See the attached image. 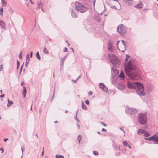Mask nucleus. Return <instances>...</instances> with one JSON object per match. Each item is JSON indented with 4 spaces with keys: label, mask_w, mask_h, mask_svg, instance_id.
Returning a JSON list of instances; mask_svg holds the SVG:
<instances>
[{
    "label": "nucleus",
    "mask_w": 158,
    "mask_h": 158,
    "mask_svg": "<svg viewBox=\"0 0 158 158\" xmlns=\"http://www.w3.org/2000/svg\"><path fill=\"white\" fill-rule=\"evenodd\" d=\"M122 42L123 43V48H124V49H125V45H126V42L123 40H122Z\"/></svg>",
    "instance_id": "33"
},
{
    "label": "nucleus",
    "mask_w": 158,
    "mask_h": 158,
    "mask_svg": "<svg viewBox=\"0 0 158 158\" xmlns=\"http://www.w3.org/2000/svg\"><path fill=\"white\" fill-rule=\"evenodd\" d=\"M154 85L153 84L148 83L146 85L145 89L144 91L145 94V91H146L148 94H150L154 87Z\"/></svg>",
    "instance_id": "6"
},
{
    "label": "nucleus",
    "mask_w": 158,
    "mask_h": 158,
    "mask_svg": "<svg viewBox=\"0 0 158 158\" xmlns=\"http://www.w3.org/2000/svg\"><path fill=\"white\" fill-rule=\"evenodd\" d=\"M99 87L100 88L102 89V90L105 92H107L108 91V89L105 85L102 83H99Z\"/></svg>",
    "instance_id": "11"
},
{
    "label": "nucleus",
    "mask_w": 158,
    "mask_h": 158,
    "mask_svg": "<svg viewBox=\"0 0 158 158\" xmlns=\"http://www.w3.org/2000/svg\"><path fill=\"white\" fill-rule=\"evenodd\" d=\"M130 57V56H129L128 55H126V58L125 59V62L126 63L127 62V60H128V59H129V58Z\"/></svg>",
    "instance_id": "32"
},
{
    "label": "nucleus",
    "mask_w": 158,
    "mask_h": 158,
    "mask_svg": "<svg viewBox=\"0 0 158 158\" xmlns=\"http://www.w3.org/2000/svg\"><path fill=\"white\" fill-rule=\"evenodd\" d=\"M82 108L83 109L86 110L87 109L86 106L85 105L83 101H82Z\"/></svg>",
    "instance_id": "21"
},
{
    "label": "nucleus",
    "mask_w": 158,
    "mask_h": 158,
    "mask_svg": "<svg viewBox=\"0 0 158 158\" xmlns=\"http://www.w3.org/2000/svg\"><path fill=\"white\" fill-rule=\"evenodd\" d=\"M144 132V130H143L141 129H139L137 131V134L139 135V132L141 133V134H142Z\"/></svg>",
    "instance_id": "25"
},
{
    "label": "nucleus",
    "mask_w": 158,
    "mask_h": 158,
    "mask_svg": "<svg viewBox=\"0 0 158 158\" xmlns=\"http://www.w3.org/2000/svg\"><path fill=\"white\" fill-rule=\"evenodd\" d=\"M38 4V8L41 9L42 8V4L41 2H40V3L38 4Z\"/></svg>",
    "instance_id": "28"
},
{
    "label": "nucleus",
    "mask_w": 158,
    "mask_h": 158,
    "mask_svg": "<svg viewBox=\"0 0 158 158\" xmlns=\"http://www.w3.org/2000/svg\"><path fill=\"white\" fill-rule=\"evenodd\" d=\"M75 4V9L76 10L81 13H84L87 10V8L81 3L77 1Z\"/></svg>",
    "instance_id": "4"
},
{
    "label": "nucleus",
    "mask_w": 158,
    "mask_h": 158,
    "mask_svg": "<svg viewBox=\"0 0 158 158\" xmlns=\"http://www.w3.org/2000/svg\"><path fill=\"white\" fill-rule=\"evenodd\" d=\"M111 73L113 77H115L118 74L119 71L118 70L115 69L113 67L111 68Z\"/></svg>",
    "instance_id": "10"
},
{
    "label": "nucleus",
    "mask_w": 158,
    "mask_h": 158,
    "mask_svg": "<svg viewBox=\"0 0 158 158\" xmlns=\"http://www.w3.org/2000/svg\"><path fill=\"white\" fill-rule=\"evenodd\" d=\"M77 112L76 113V115H75V116H74V119L76 120H77V119H78V118H77Z\"/></svg>",
    "instance_id": "43"
},
{
    "label": "nucleus",
    "mask_w": 158,
    "mask_h": 158,
    "mask_svg": "<svg viewBox=\"0 0 158 158\" xmlns=\"http://www.w3.org/2000/svg\"><path fill=\"white\" fill-rule=\"evenodd\" d=\"M0 150L2 151V153H3L4 152V149L3 148H1L0 149Z\"/></svg>",
    "instance_id": "57"
},
{
    "label": "nucleus",
    "mask_w": 158,
    "mask_h": 158,
    "mask_svg": "<svg viewBox=\"0 0 158 158\" xmlns=\"http://www.w3.org/2000/svg\"><path fill=\"white\" fill-rule=\"evenodd\" d=\"M127 86L129 89H136L138 94L141 97L142 96H144V86L142 83L139 82L128 81L127 83Z\"/></svg>",
    "instance_id": "2"
},
{
    "label": "nucleus",
    "mask_w": 158,
    "mask_h": 158,
    "mask_svg": "<svg viewBox=\"0 0 158 158\" xmlns=\"http://www.w3.org/2000/svg\"><path fill=\"white\" fill-rule=\"evenodd\" d=\"M33 56V52L32 51H31L30 53V57L32 58V57Z\"/></svg>",
    "instance_id": "48"
},
{
    "label": "nucleus",
    "mask_w": 158,
    "mask_h": 158,
    "mask_svg": "<svg viewBox=\"0 0 158 158\" xmlns=\"http://www.w3.org/2000/svg\"><path fill=\"white\" fill-rule=\"evenodd\" d=\"M138 114V121L139 123L142 124H145L147 122L146 115L145 114L142 113H139Z\"/></svg>",
    "instance_id": "5"
},
{
    "label": "nucleus",
    "mask_w": 158,
    "mask_h": 158,
    "mask_svg": "<svg viewBox=\"0 0 158 158\" xmlns=\"http://www.w3.org/2000/svg\"><path fill=\"white\" fill-rule=\"evenodd\" d=\"M82 138V136L81 135H80L78 136L77 139L79 141V143H80V141L81 139Z\"/></svg>",
    "instance_id": "26"
},
{
    "label": "nucleus",
    "mask_w": 158,
    "mask_h": 158,
    "mask_svg": "<svg viewBox=\"0 0 158 158\" xmlns=\"http://www.w3.org/2000/svg\"><path fill=\"white\" fill-rule=\"evenodd\" d=\"M26 61H27L28 62H29L30 59L29 55L28 54H27L26 56Z\"/></svg>",
    "instance_id": "31"
},
{
    "label": "nucleus",
    "mask_w": 158,
    "mask_h": 158,
    "mask_svg": "<svg viewBox=\"0 0 158 158\" xmlns=\"http://www.w3.org/2000/svg\"><path fill=\"white\" fill-rule=\"evenodd\" d=\"M43 52L44 54H46L47 55L49 54V52H48L47 49L45 47H44V48L43 50Z\"/></svg>",
    "instance_id": "23"
},
{
    "label": "nucleus",
    "mask_w": 158,
    "mask_h": 158,
    "mask_svg": "<svg viewBox=\"0 0 158 158\" xmlns=\"http://www.w3.org/2000/svg\"><path fill=\"white\" fill-rule=\"evenodd\" d=\"M125 112L126 113L131 115L136 113L137 110L134 109L128 108L126 110Z\"/></svg>",
    "instance_id": "9"
},
{
    "label": "nucleus",
    "mask_w": 158,
    "mask_h": 158,
    "mask_svg": "<svg viewBox=\"0 0 158 158\" xmlns=\"http://www.w3.org/2000/svg\"><path fill=\"white\" fill-rule=\"evenodd\" d=\"M144 136L146 137H148L150 136V134L146 132L144 134Z\"/></svg>",
    "instance_id": "34"
},
{
    "label": "nucleus",
    "mask_w": 158,
    "mask_h": 158,
    "mask_svg": "<svg viewBox=\"0 0 158 158\" xmlns=\"http://www.w3.org/2000/svg\"><path fill=\"white\" fill-rule=\"evenodd\" d=\"M85 103L87 105H89V102L88 100H86L85 101Z\"/></svg>",
    "instance_id": "40"
},
{
    "label": "nucleus",
    "mask_w": 158,
    "mask_h": 158,
    "mask_svg": "<svg viewBox=\"0 0 158 158\" xmlns=\"http://www.w3.org/2000/svg\"><path fill=\"white\" fill-rule=\"evenodd\" d=\"M44 147L43 148V152H42V154H41L42 156H43L44 154Z\"/></svg>",
    "instance_id": "59"
},
{
    "label": "nucleus",
    "mask_w": 158,
    "mask_h": 158,
    "mask_svg": "<svg viewBox=\"0 0 158 158\" xmlns=\"http://www.w3.org/2000/svg\"><path fill=\"white\" fill-rule=\"evenodd\" d=\"M67 50H68V49L66 47H65L64 49V52H67Z\"/></svg>",
    "instance_id": "50"
},
{
    "label": "nucleus",
    "mask_w": 158,
    "mask_h": 158,
    "mask_svg": "<svg viewBox=\"0 0 158 158\" xmlns=\"http://www.w3.org/2000/svg\"><path fill=\"white\" fill-rule=\"evenodd\" d=\"M119 40L117 41V42L116 45H117L118 47V44H119Z\"/></svg>",
    "instance_id": "58"
},
{
    "label": "nucleus",
    "mask_w": 158,
    "mask_h": 158,
    "mask_svg": "<svg viewBox=\"0 0 158 158\" xmlns=\"http://www.w3.org/2000/svg\"><path fill=\"white\" fill-rule=\"evenodd\" d=\"M36 56L37 58L39 60H40L41 59V57L40 55L39 52H37L36 54Z\"/></svg>",
    "instance_id": "24"
},
{
    "label": "nucleus",
    "mask_w": 158,
    "mask_h": 158,
    "mask_svg": "<svg viewBox=\"0 0 158 158\" xmlns=\"http://www.w3.org/2000/svg\"><path fill=\"white\" fill-rule=\"evenodd\" d=\"M101 123L104 126H106L107 125L104 123L103 122H101Z\"/></svg>",
    "instance_id": "46"
},
{
    "label": "nucleus",
    "mask_w": 158,
    "mask_h": 158,
    "mask_svg": "<svg viewBox=\"0 0 158 158\" xmlns=\"http://www.w3.org/2000/svg\"><path fill=\"white\" fill-rule=\"evenodd\" d=\"M2 5L4 6L6 5V2L3 0H2Z\"/></svg>",
    "instance_id": "37"
},
{
    "label": "nucleus",
    "mask_w": 158,
    "mask_h": 158,
    "mask_svg": "<svg viewBox=\"0 0 158 158\" xmlns=\"http://www.w3.org/2000/svg\"><path fill=\"white\" fill-rule=\"evenodd\" d=\"M55 89L54 88L53 95H52V98H51L50 99V102H51L53 101V100L54 99V95H55Z\"/></svg>",
    "instance_id": "27"
},
{
    "label": "nucleus",
    "mask_w": 158,
    "mask_h": 158,
    "mask_svg": "<svg viewBox=\"0 0 158 158\" xmlns=\"http://www.w3.org/2000/svg\"><path fill=\"white\" fill-rule=\"evenodd\" d=\"M123 144L124 145L126 146H128L129 145V144L126 141H124L123 142Z\"/></svg>",
    "instance_id": "29"
},
{
    "label": "nucleus",
    "mask_w": 158,
    "mask_h": 158,
    "mask_svg": "<svg viewBox=\"0 0 158 158\" xmlns=\"http://www.w3.org/2000/svg\"><path fill=\"white\" fill-rule=\"evenodd\" d=\"M30 2L32 4H34V3L32 2V0H30Z\"/></svg>",
    "instance_id": "63"
},
{
    "label": "nucleus",
    "mask_w": 158,
    "mask_h": 158,
    "mask_svg": "<svg viewBox=\"0 0 158 158\" xmlns=\"http://www.w3.org/2000/svg\"><path fill=\"white\" fill-rule=\"evenodd\" d=\"M143 4L142 3H139L134 6L135 8L138 9H141L143 7Z\"/></svg>",
    "instance_id": "16"
},
{
    "label": "nucleus",
    "mask_w": 158,
    "mask_h": 158,
    "mask_svg": "<svg viewBox=\"0 0 158 158\" xmlns=\"http://www.w3.org/2000/svg\"><path fill=\"white\" fill-rule=\"evenodd\" d=\"M4 96H5V95L4 94H2L0 96V97L1 98H3L4 97Z\"/></svg>",
    "instance_id": "49"
},
{
    "label": "nucleus",
    "mask_w": 158,
    "mask_h": 158,
    "mask_svg": "<svg viewBox=\"0 0 158 158\" xmlns=\"http://www.w3.org/2000/svg\"><path fill=\"white\" fill-rule=\"evenodd\" d=\"M93 92L91 91H90L88 92V95L89 96H91Z\"/></svg>",
    "instance_id": "41"
},
{
    "label": "nucleus",
    "mask_w": 158,
    "mask_h": 158,
    "mask_svg": "<svg viewBox=\"0 0 158 158\" xmlns=\"http://www.w3.org/2000/svg\"><path fill=\"white\" fill-rule=\"evenodd\" d=\"M21 150L22 153H23V151L25 150V147L24 146H22L21 148Z\"/></svg>",
    "instance_id": "39"
},
{
    "label": "nucleus",
    "mask_w": 158,
    "mask_h": 158,
    "mask_svg": "<svg viewBox=\"0 0 158 158\" xmlns=\"http://www.w3.org/2000/svg\"><path fill=\"white\" fill-rule=\"evenodd\" d=\"M0 26L2 29H5V23L3 21L1 20H0Z\"/></svg>",
    "instance_id": "13"
},
{
    "label": "nucleus",
    "mask_w": 158,
    "mask_h": 158,
    "mask_svg": "<svg viewBox=\"0 0 158 158\" xmlns=\"http://www.w3.org/2000/svg\"><path fill=\"white\" fill-rule=\"evenodd\" d=\"M3 10V9L2 8H1L0 9V15H2Z\"/></svg>",
    "instance_id": "38"
},
{
    "label": "nucleus",
    "mask_w": 158,
    "mask_h": 158,
    "mask_svg": "<svg viewBox=\"0 0 158 158\" xmlns=\"http://www.w3.org/2000/svg\"><path fill=\"white\" fill-rule=\"evenodd\" d=\"M59 155H56L55 157L56 158H60V157H59Z\"/></svg>",
    "instance_id": "56"
},
{
    "label": "nucleus",
    "mask_w": 158,
    "mask_h": 158,
    "mask_svg": "<svg viewBox=\"0 0 158 158\" xmlns=\"http://www.w3.org/2000/svg\"><path fill=\"white\" fill-rule=\"evenodd\" d=\"M77 128H78V129H80V124H78L77 123Z\"/></svg>",
    "instance_id": "45"
},
{
    "label": "nucleus",
    "mask_w": 158,
    "mask_h": 158,
    "mask_svg": "<svg viewBox=\"0 0 158 158\" xmlns=\"http://www.w3.org/2000/svg\"><path fill=\"white\" fill-rule=\"evenodd\" d=\"M66 57V56H65L63 58H61V63L60 66H63V64L64 62V60Z\"/></svg>",
    "instance_id": "18"
},
{
    "label": "nucleus",
    "mask_w": 158,
    "mask_h": 158,
    "mask_svg": "<svg viewBox=\"0 0 158 158\" xmlns=\"http://www.w3.org/2000/svg\"><path fill=\"white\" fill-rule=\"evenodd\" d=\"M102 131H105V132H106V129H105V128H103L102 129Z\"/></svg>",
    "instance_id": "51"
},
{
    "label": "nucleus",
    "mask_w": 158,
    "mask_h": 158,
    "mask_svg": "<svg viewBox=\"0 0 158 158\" xmlns=\"http://www.w3.org/2000/svg\"><path fill=\"white\" fill-rule=\"evenodd\" d=\"M144 139L146 140L152 141L158 144V134H155L154 135L148 138H144Z\"/></svg>",
    "instance_id": "8"
},
{
    "label": "nucleus",
    "mask_w": 158,
    "mask_h": 158,
    "mask_svg": "<svg viewBox=\"0 0 158 158\" xmlns=\"http://www.w3.org/2000/svg\"><path fill=\"white\" fill-rule=\"evenodd\" d=\"M111 8H112L114 9H116V7L115 6H110Z\"/></svg>",
    "instance_id": "44"
},
{
    "label": "nucleus",
    "mask_w": 158,
    "mask_h": 158,
    "mask_svg": "<svg viewBox=\"0 0 158 158\" xmlns=\"http://www.w3.org/2000/svg\"><path fill=\"white\" fill-rule=\"evenodd\" d=\"M7 101L8 103L7 104V106L8 107H10L11 105L13 104V102L12 101H10L8 99L7 100Z\"/></svg>",
    "instance_id": "20"
},
{
    "label": "nucleus",
    "mask_w": 158,
    "mask_h": 158,
    "mask_svg": "<svg viewBox=\"0 0 158 158\" xmlns=\"http://www.w3.org/2000/svg\"><path fill=\"white\" fill-rule=\"evenodd\" d=\"M123 129V127H120V129L124 133H125V131H124Z\"/></svg>",
    "instance_id": "52"
},
{
    "label": "nucleus",
    "mask_w": 158,
    "mask_h": 158,
    "mask_svg": "<svg viewBox=\"0 0 158 158\" xmlns=\"http://www.w3.org/2000/svg\"><path fill=\"white\" fill-rule=\"evenodd\" d=\"M124 69L126 75L130 79L137 80L139 78L138 70L136 66L132 63L131 60L125 65Z\"/></svg>",
    "instance_id": "1"
},
{
    "label": "nucleus",
    "mask_w": 158,
    "mask_h": 158,
    "mask_svg": "<svg viewBox=\"0 0 158 158\" xmlns=\"http://www.w3.org/2000/svg\"><path fill=\"white\" fill-rule=\"evenodd\" d=\"M118 89H120L122 90H123L124 89L125 86L123 85H118Z\"/></svg>",
    "instance_id": "22"
},
{
    "label": "nucleus",
    "mask_w": 158,
    "mask_h": 158,
    "mask_svg": "<svg viewBox=\"0 0 158 158\" xmlns=\"http://www.w3.org/2000/svg\"><path fill=\"white\" fill-rule=\"evenodd\" d=\"M118 77L121 78L122 80H123L125 79V75L123 72L121 71L120 73V74L118 76Z\"/></svg>",
    "instance_id": "12"
},
{
    "label": "nucleus",
    "mask_w": 158,
    "mask_h": 158,
    "mask_svg": "<svg viewBox=\"0 0 158 158\" xmlns=\"http://www.w3.org/2000/svg\"><path fill=\"white\" fill-rule=\"evenodd\" d=\"M3 69V65L1 64L0 65V71L2 70Z\"/></svg>",
    "instance_id": "42"
},
{
    "label": "nucleus",
    "mask_w": 158,
    "mask_h": 158,
    "mask_svg": "<svg viewBox=\"0 0 158 158\" xmlns=\"http://www.w3.org/2000/svg\"><path fill=\"white\" fill-rule=\"evenodd\" d=\"M59 157H60L61 158H64V156H63L62 155H59Z\"/></svg>",
    "instance_id": "54"
},
{
    "label": "nucleus",
    "mask_w": 158,
    "mask_h": 158,
    "mask_svg": "<svg viewBox=\"0 0 158 158\" xmlns=\"http://www.w3.org/2000/svg\"><path fill=\"white\" fill-rule=\"evenodd\" d=\"M20 66V62L18 60H17V69H18L19 67Z\"/></svg>",
    "instance_id": "30"
},
{
    "label": "nucleus",
    "mask_w": 158,
    "mask_h": 158,
    "mask_svg": "<svg viewBox=\"0 0 158 158\" xmlns=\"http://www.w3.org/2000/svg\"><path fill=\"white\" fill-rule=\"evenodd\" d=\"M127 147H128L129 148H131V146L129 145H128V146Z\"/></svg>",
    "instance_id": "64"
},
{
    "label": "nucleus",
    "mask_w": 158,
    "mask_h": 158,
    "mask_svg": "<svg viewBox=\"0 0 158 158\" xmlns=\"http://www.w3.org/2000/svg\"><path fill=\"white\" fill-rule=\"evenodd\" d=\"M95 17V20L98 23H100L101 22L100 18L99 17L98 15H96Z\"/></svg>",
    "instance_id": "17"
},
{
    "label": "nucleus",
    "mask_w": 158,
    "mask_h": 158,
    "mask_svg": "<svg viewBox=\"0 0 158 158\" xmlns=\"http://www.w3.org/2000/svg\"><path fill=\"white\" fill-rule=\"evenodd\" d=\"M8 140V139L7 138H5L4 139V141L5 142H6V141L7 140Z\"/></svg>",
    "instance_id": "53"
},
{
    "label": "nucleus",
    "mask_w": 158,
    "mask_h": 158,
    "mask_svg": "<svg viewBox=\"0 0 158 158\" xmlns=\"http://www.w3.org/2000/svg\"><path fill=\"white\" fill-rule=\"evenodd\" d=\"M95 0L93 1V5L94 6V5H95Z\"/></svg>",
    "instance_id": "61"
},
{
    "label": "nucleus",
    "mask_w": 158,
    "mask_h": 158,
    "mask_svg": "<svg viewBox=\"0 0 158 158\" xmlns=\"http://www.w3.org/2000/svg\"><path fill=\"white\" fill-rule=\"evenodd\" d=\"M117 31L121 35H123L127 31L126 29L123 24L119 25L117 27Z\"/></svg>",
    "instance_id": "7"
},
{
    "label": "nucleus",
    "mask_w": 158,
    "mask_h": 158,
    "mask_svg": "<svg viewBox=\"0 0 158 158\" xmlns=\"http://www.w3.org/2000/svg\"><path fill=\"white\" fill-rule=\"evenodd\" d=\"M93 152L94 154L95 155H98V153L97 151H94Z\"/></svg>",
    "instance_id": "36"
},
{
    "label": "nucleus",
    "mask_w": 158,
    "mask_h": 158,
    "mask_svg": "<svg viewBox=\"0 0 158 158\" xmlns=\"http://www.w3.org/2000/svg\"><path fill=\"white\" fill-rule=\"evenodd\" d=\"M108 57L110 61L115 67H117L119 66L120 61L115 55L109 53L108 55Z\"/></svg>",
    "instance_id": "3"
},
{
    "label": "nucleus",
    "mask_w": 158,
    "mask_h": 158,
    "mask_svg": "<svg viewBox=\"0 0 158 158\" xmlns=\"http://www.w3.org/2000/svg\"><path fill=\"white\" fill-rule=\"evenodd\" d=\"M112 44L109 41L108 43V49L109 50H110L112 48Z\"/></svg>",
    "instance_id": "19"
},
{
    "label": "nucleus",
    "mask_w": 158,
    "mask_h": 158,
    "mask_svg": "<svg viewBox=\"0 0 158 158\" xmlns=\"http://www.w3.org/2000/svg\"><path fill=\"white\" fill-rule=\"evenodd\" d=\"M71 16L73 18H76L77 17V14L74 11L73 9L71 10Z\"/></svg>",
    "instance_id": "15"
},
{
    "label": "nucleus",
    "mask_w": 158,
    "mask_h": 158,
    "mask_svg": "<svg viewBox=\"0 0 158 158\" xmlns=\"http://www.w3.org/2000/svg\"><path fill=\"white\" fill-rule=\"evenodd\" d=\"M72 81H73V82L74 83H76L77 82V80H72Z\"/></svg>",
    "instance_id": "62"
},
{
    "label": "nucleus",
    "mask_w": 158,
    "mask_h": 158,
    "mask_svg": "<svg viewBox=\"0 0 158 158\" xmlns=\"http://www.w3.org/2000/svg\"><path fill=\"white\" fill-rule=\"evenodd\" d=\"M23 91L22 93V94L23 96V98H24L26 96V94L27 93L26 87L25 86H23Z\"/></svg>",
    "instance_id": "14"
},
{
    "label": "nucleus",
    "mask_w": 158,
    "mask_h": 158,
    "mask_svg": "<svg viewBox=\"0 0 158 158\" xmlns=\"http://www.w3.org/2000/svg\"><path fill=\"white\" fill-rule=\"evenodd\" d=\"M19 57L20 59H22V51H21L20 53L19 56Z\"/></svg>",
    "instance_id": "35"
},
{
    "label": "nucleus",
    "mask_w": 158,
    "mask_h": 158,
    "mask_svg": "<svg viewBox=\"0 0 158 158\" xmlns=\"http://www.w3.org/2000/svg\"><path fill=\"white\" fill-rule=\"evenodd\" d=\"M28 62H27V61H26V62L25 64V66L27 67V63H28Z\"/></svg>",
    "instance_id": "55"
},
{
    "label": "nucleus",
    "mask_w": 158,
    "mask_h": 158,
    "mask_svg": "<svg viewBox=\"0 0 158 158\" xmlns=\"http://www.w3.org/2000/svg\"><path fill=\"white\" fill-rule=\"evenodd\" d=\"M24 63H23L22 65L21 66V68H20V70H21V71H22V69H23V65H24Z\"/></svg>",
    "instance_id": "47"
},
{
    "label": "nucleus",
    "mask_w": 158,
    "mask_h": 158,
    "mask_svg": "<svg viewBox=\"0 0 158 158\" xmlns=\"http://www.w3.org/2000/svg\"><path fill=\"white\" fill-rule=\"evenodd\" d=\"M24 84V82L23 81H22L21 83V86H23V85Z\"/></svg>",
    "instance_id": "60"
}]
</instances>
